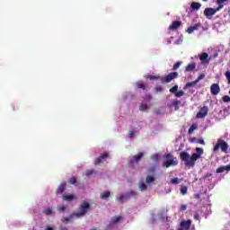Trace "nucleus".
<instances>
[{"label":"nucleus","instance_id":"f257e3e1","mask_svg":"<svg viewBox=\"0 0 230 230\" xmlns=\"http://www.w3.org/2000/svg\"><path fill=\"white\" fill-rule=\"evenodd\" d=\"M204 155V149L202 147H196V153L192 154L191 156L190 153L182 151L180 153V158L185 164V166L193 168L197 161Z\"/></svg>","mask_w":230,"mask_h":230},{"label":"nucleus","instance_id":"f03ea898","mask_svg":"<svg viewBox=\"0 0 230 230\" xmlns=\"http://www.w3.org/2000/svg\"><path fill=\"white\" fill-rule=\"evenodd\" d=\"M87 213V201L84 200L80 208L75 212L74 214H71L69 217H63L61 218V222L63 224H69L73 218H80V217H84Z\"/></svg>","mask_w":230,"mask_h":230},{"label":"nucleus","instance_id":"7ed1b4c3","mask_svg":"<svg viewBox=\"0 0 230 230\" xmlns=\"http://www.w3.org/2000/svg\"><path fill=\"white\" fill-rule=\"evenodd\" d=\"M220 148L221 152H224V154H227V150H229V145L227 144V142L222 140L221 138H218L216 146L213 147V150L214 152H218Z\"/></svg>","mask_w":230,"mask_h":230},{"label":"nucleus","instance_id":"20e7f679","mask_svg":"<svg viewBox=\"0 0 230 230\" xmlns=\"http://www.w3.org/2000/svg\"><path fill=\"white\" fill-rule=\"evenodd\" d=\"M165 158L167 160L163 164L164 168H170V166H177V164H179L177 158L173 157L170 153L165 155Z\"/></svg>","mask_w":230,"mask_h":230},{"label":"nucleus","instance_id":"39448f33","mask_svg":"<svg viewBox=\"0 0 230 230\" xmlns=\"http://www.w3.org/2000/svg\"><path fill=\"white\" fill-rule=\"evenodd\" d=\"M131 197H137V192L134 190H129L128 192L122 194L119 198H117V200L120 204H123V202H127V200H129Z\"/></svg>","mask_w":230,"mask_h":230},{"label":"nucleus","instance_id":"423d86ee","mask_svg":"<svg viewBox=\"0 0 230 230\" xmlns=\"http://www.w3.org/2000/svg\"><path fill=\"white\" fill-rule=\"evenodd\" d=\"M179 73L178 72H172L169 75H165L164 77H162V84H170L172 80H175V78H178Z\"/></svg>","mask_w":230,"mask_h":230},{"label":"nucleus","instance_id":"0eeeda50","mask_svg":"<svg viewBox=\"0 0 230 230\" xmlns=\"http://www.w3.org/2000/svg\"><path fill=\"white\" fill-rule=\"evenodd\" d=\"M208 112H209V108L208 106H203L199 111L197 113L196 118L202 119L208 116Z\"/></svg>","mask_w":230,"mask_h":230},{"label":"nucleus","instance_id":"6e6552de","mask_svg":"<svg viewBox=\"0 0 230 230\" xmlns=\"http://www.w3.org/2000/svg\"><path fill=\"white\" fill-rule=\"evenodd\" d=\"M108 157H110V155L107 153L101 155L99 157H97L94 160V164L98 165V164H102V163H105V161H107Z\"/></svg>","mask_w":230,"mask_h":230},{"label":"nucleus","instance_id":"1a4fd4ad","mask_svg":"<svg viewBox=\"0 0 230 230\" xmlns=\"http://www.w3.org/2000/svg\"><path fill=\"white\" fill-rule=\"evenodd\" d=\"M210 93L213 96H217V94L220 93V85L218 84H213L210 86Z\"/></svg>","mask_w":230,"mask_h":230},{"label":"nucleus","instance_id":"9d476101","mask_svg":"<svg viewBox=\"0 0 230 230\" xmlns=\"http://www.w3.org/2000/svg\"><path fill=\"white\" fill-rule=\"evenodd\" d=\"M180 226L183 230H190V228L191 227V219H188L187 221H181Z\"/></svg>","mask_w":230,"mask_h":230},{"label":"nucleus","instance_id":"9b49d317","mask_svg":"<svg viewBox=\"0 0 230 230\" xmlns=\"http://www.w3.org/2000/svg\"><path fill=\"white\" fill-rule=\"evenodd\" d=\"M181 21H174L172 22V24L169 26V30L175 31V30L181 28Z\"/></svg>","mask_w":230,"mask_h":230},{"label":"nucleus","instance_id":"f8f14e48","mask_svg":"<svg viewBox=\"0 0 230 230\" xmlns=\"http://www.w3.org/2000/svg\"><path fill=\"white\" fill-rule=\"evenodd\" d=\"M145 155L144 152H140L138 153L137 155H134L130 161V163H139V161H141V159H143V156Z\"/></svg>","mask_w":230,"mask_h":230},{"label":"nucleus","instance_id":"ddd939ff","mask_svg":"<svg viewBox=\"0 0 230 230\" xmlns=\"http://www.w3.org/2000/svg\"><path fill=\"white\" fill-rule=\"evenodd\" d=\"M66 182H62L57 189V195H62V193H64L66 191Z\"/></svg>","mask_w":230,"mask_h":230},{"label":"nucleus","instance_id":"4468645a","mask_svg":"<svg viewBox=\"0 0 230 230\" xmlns=\"http://www.w3.org/2000/svg\"><path fill=\"white\" fill-rule=\"evenodd\" d=\"M123 220V217L121 216H114L113 217H111V225L114 226L116 224H119V221Z\"/></svg>","mask_w":230,"mask_h":230},{"label":"nucleus","instance_id":"2eb2a0df","mask_svg":"<svg viewBox=\"0 0 230 230\" xmlns=\"http://www.w3.org/2000/svg\"><path fill=\"white\" fill-rule=\"evenodd\" d=\"M75 199H76V198L73 194H66V195L62 196V199L66 200V202H71V201L75 200Z\"/></svg>","mask_w":230,"mask_h":230},{"label":"nucleus","instance_id":"dca6fc26","mask_svg":"<svg viewBox=\"0 0 230 230\" xmlns=\"http://www.w3.org/2000/svg\"><path fill=\"white\" fill-rule=\"evenodd\" d=\"M195 67H197V63L192 62L190 64H189L186 67H185V71L187 73H190L191 71H193L195 69Z\"/></svg>","mask_w":230,"mask_h":230},{"label":"nucleus","instance_id":"f3484780","mask_svg":"<svg viewBox=\"0 0 230 230\" xmlns=\"http://www.w3.org/2000/svg\"><path fill=\"white\" fill-rule=\"evenodd\" d=\"M201 6H202V4L199 2H192L190 4L191 10H196V11L200 10Z\"/></svg>","mask_w":230,"mask_h":230},{"label":"nucleus","instance_id":"a211bd4d","mask_svg":"<svg viewBox=\"0 0 230 230\" xmlns=\"http://www.w3.org/2000/svg\"><path fill=\"white\" fill-rule=\"evenodd\" d=\"M208 58L209 54L206 52L201 53V55L199 56V60L201 61V64H204V62H206V60H208Z\"/></svg>","mask_w":230,"mask_h":230},{"label":"nucleus","instance_id":"6ab92c4d","mask_svg":"<svg viewBox=\"0 0 230 230\" xmlns=\"http://www.w3.org/2000/svg\"><path fill=\"white\" fill-rule=\"evenodd\" d=\"M137 89H143V91H146V89H148V84L137 82Z\"/></svg>","mask_w":230,"mask_h":230},{"label":"nucleus","instance_id":"aec40b11","mask_svg":"<svg viewBox=\"0 0 230 230\" xmlns=\"http://www.w3.org/2000/svg\"><path fill=\"white\" fill-rule=\"evenodd\" d=\"M109 197H111V191L107 190L104 192H101V199L102 200H107V199H109Z\"/></svg>","mask_w":230,"mask_h":230},{"label":"nucleus","instance_id":"412c9836","mask_svg":"<svg viewBox=\"0 0 230 230\" xmlns=\"http://www.w3.org/2000/svg\"><path fill=\"white\" fill-rule=\"evenodd\" d=\"M146 184H152V182H155V178L152 175H147L146 177Z\"/></svg>","mask_w":230,"mask_h":230},{"label":"nucleus","instance_id":"4be33fe9","mask_svg":"<svg viewBox=\"0 0 230 230\" xmlns=\"http://www.w3.org/2000/svg\"><path fill=\"white\" fill-rule=\"evenodd\" d=\"M138 188L140 191H146L148 190V186L144 181L139 183Z\"/></svg>","mask_w":230,"mask_h":230},{"label":"nucleus","instance_id":"5701e85b","mask_svg":"<svg viewBox=\"0 0 230 230\" xmlns=\"http://www.w3.org/2000/svg\"><path fill=\"white\" fill-rule=\"evenodd\" d=\"M196 30H199V24H195V25H193V26H191V27H189V28L187 29V32H188L189 34H191V33L194 32Z\"/></svg>","mask_w":230,"mask_h":230},{"label":"nucleus","instance_id":"b1692460","mask_svg":"<svg viewBox=\"0 0 230 230\" xmlns=\"http://www.w3.org/2000/svg\"><path fill=\"white\" fill-rule=\"evenodd\" d=\"M197 81H192V82H189L185 84V86L183 87V89H190V87H195V85H197Z\"/></svg>","mask_w":230,"mask_h":230},{"label":"nucleus","instance_id":"393cba45","mask_svg":"<svg viewBox=\"0 0 230 230\" xmlns=\"http://www.w3.org/2000/svg\"><path fill=\"white\" fill-rule=\"evenodd\" d=\"M69 184H74V186H80V183L75 177H72L68 180Z\"/></svg>","mask_w":230,"mask_h":230},{"label":"nucleus","instance_id":"a878e982","mask_svg":"<svg viewBox=\"0 0 230 230\" xmlns=\"http://www.w3.org/2000/svg\"><path fill=\"white\" fill-rule=\"evenodd\" d=\"M44 215L49 217V215H53V209L51 208H47L43 210Z\"/></svg>","mask_w":230,"mask_h":230},{"label":"nucleus","instance_id":"bb28decb","mask_svg":"<svg viewBox=\"0 0 230 230\" xmlns=\"http://www.w3.org/2000/svg\"><path fill=\"white\" fill-rule=\"evenodd\" d=\"M148 105L146 103L142 102L139 107V111H142V112H146L147 111Z\"/></svg>","mask_w":230,"mask_h":230},{"label":"nucleus","instance_id":"cd10ccee","mask_svg":"<svg viewBox=\"0 0 230 230\" xmlns=\"http://www.w3.org/2000/svg\"><path fill=\"white\" fill-rule=\"evenodd\" d=\"M181 65H182V61H177V62L173 65V66H172L173 71H177V69H178L179 67H181Z\"/></svg>","mask_w":230,"mask_h":230},{"label":"nucleus","instance_id":"c85d7f7f","mask_svg":"<svg viewBox=\"0 0 230 230\" xmlns=\"http://www.w3.org/2000/svg\"><path fill=\"white\" fill-rule=\"evenodd\" d=\"M170 93H172V94H175L177 93V91H179V85L175 84L174 86H172L170 90Z\"/></svg>","mask_w":230,"mask_h":230},{"label":"nucleus","instance_id":"c756f323","mask_svg":"<svg viewBox=\"0 0 230 230\" xmlns=\"http://www.w3.org/2000/svg\"><path fill=\"white\" fill-rule=\"evenodd\" d=\"M181 195H187L188 194V187H186V186L181 187Z\"/></svg>","mask_w":230,"mask_h":230},{"label":"nucleus","instance_id":"7c9ffc66","mask_svg":"<svg viewBox=\"0 0 230 230\" xmlns=\"http://www.w3.org/2000/svg\"><path fill=\"white\" fill-rule=\"evenodd\" d=\"M196 128H197V125L192 124V125L190 127L188 133H189V134H192V132H193L194 130H196Z\"/></svg>","mask_w":230,"mask_h":230},{"label":"nucleus","instance_id":"2f4dec72","mask_svg":"<svg viewBox=\"0 0 230 230\" xmlns=\"http://www.w3.org/2000/svg\"><path fill=\"white\" fill-rule=\"evenodd\" d=\"M222 101H223L225 103H229V102H230V97H229V95H224V96L222 97Z\"/></svg>","mask_w":230,"mask_h":230},{"label":"nucleus","instance_id":"473e14b6","mask_svg":"<svg viewBox=\"0 0 230 230\" xmlns=\"http://www.w3.org/2000/svg\"><path fill=\"white\" fill-rule=\"evenodd\" d=\"M205 77H206V75L200 74V75L197 77L196 83L199 84V80H204Z\"/></svg>","mask_w":230,"mask_h":230},{"label":"nucleus","instance_id":"72a5a7b5","mask_svg":"<svg viewBox=\"0 0 230 230\" xmlns=\"http://www.w3.org/2000/svg\"><path fill=\"white\" fill-rule=\"evenodd\" d=\"M184 94V91L181 90L179 92H176L174 93V96H176V98H181V96H182Z\"/></svg>","mask_w":230,"mask_h":230},{"label":"nucleus","instance_id":"f704fd0d","mask_svg":"<svg viewBox=\"0 0 230 230\" xmlns=\"http://www.w3.org/2000/svg\"><path fill=\"white\" fill-rule=\"evenodd\" d=\"M181 101L179 100H174L172 103H171V107H177V105H180Z\"/></svg>","mask_w":230,"mask_h":230},{"label":"nucleus","instance_id":"c9c22d12","mask_svg":"<svg viewBox=\"0 0 230 230\" xmlns=\"http://www.w3.org/2000/svg\"><path fill=\"white\" fill-rule=\"evenodd\" d=\"M216 172L217 173H223V172H226V169L224 166L218 167Z\"/></svg>","mask_w":230,"mask_h":230},{"label":"nucleus","instance_id":"e433bc0d","mask_svg":"<svg viewBox=\"0 0 230 230\" xmlns=\"http://www.w3.org/2000/svg\"><path fill=\"white\" fill-rule=\"evenodd\" d=\"M91 175H96V171L90 170L87 172V177H91Z\"/></svg>","mask_w":230,"mask_h":230},{"label":"nucleus","instance_id":"4c0bfd02","mask_svg":"<svg viewBox=\"0 0 230 230\" xmlns=\"http://www.w3.org/2000/svg\"><path fill=\"white\" fill-rule=\"evenodd\" d=\"M147 173H155V167L147 168Z\"/></svg>","mask_w":230,"mask_h":230},{"label":"nucleus","instance_id":"58836bf2","mask_svg":"<svg viewBox=\"0 0 230 230\" xmlns=\"http://www.w3.org/2000/svg\"><path fill=\"white\" fill-rule=\"evenodd\" d=\"M226 78L227 80V84H230V71L226 72Z\"/></svg>","mask_w":230,"mask_h":230},{"label":"nucleus","instance_id":"ea45409f","mask_svg":"<svg viewBox=\"0 0 230 230\" xmlns=\"http://www.w3.org/2000/svg\"><path fill=\"white\" fill-rule=\"evenodd\" d=\"M145 102H150L152 100V95L151 94H146L144 98Z\"/></svg>","mask_w":230,"mask_h":230},{"label":"nucleus","instance_id":"a19ab883","mask_svg":"<svg viewBox=\"0 0 230 230\" xmlns=\"http://www.w3.org/2000/svg\"><path fill=\"white\" fill-rule=\"evenodd\" d=\"M172 184H179V178H173L171 180Z\"/></svg>","mask_w":230,"mask_h":230},{"label":"nucleus","instance_id":"79ce46f5","mask_svg":"<svg viewBox=\"0 0 230 230\" xmlns=\"http://www.w3.org/2000/svg\"><path fill=\"white\" fill-rule=\"evenodd\" d=\"M155 91H157V93H163V87L162 86H156Z\"/></svg>","mask_w":230,"mask_h":230},{"label":"nucleus","instance_id":"37998d69","mask_svg":"<svg viewBox=\"0 0 230 230\" xmlns=\"http://www.w3.org/2000/svg\"><path fill=\"white\" fill-rule=\"evenodd\" d=\"M58 211H66V207L58 206Z\"/></svg>","mask_w":230,"mask_h":230},{"label":"nucleus","instance_id":"c03bdc74","mask_svg":"<svg viewBox=\"0 0 230 230\" xmlns=\"http://www.w3.org/2000/svg\"><path fill=\"white\" fill-rule=\"evenodd\" d=\"M181 211H186V209H188V206L181 205Z\"/></svg>","mask_w":230,"mask_h":230},{"label":"nucleus","instance_id":"a18cd8bd","mask_svg":"<svg viewBox=\"0 0 230 230\" xmlns=\"http://www.w3.org/2000/svg\"><path fill=\"white\" fill-rule=\"evenodd\" d=\"M198 143H199V145H206V142L204 141V139H199V140H198Z\"/></svg>","mask_w":230,"mask_h":230},{"label":"nucleus","instance_id":"49530a36","mask_svg":"<svg viewBox=\"0 0 230 230\" xmlns=\"http://www.w3.org/2000/svg\"><path fill=\"white\" fill-rule=\"evenodd\" d=\"M209 177H213V174H211V173H207V174L204 176V179H209Z\"/></svg>","mask_w":230,"mask_h":230},{"label":"nucleus","instance_id":"de8ad7c7","mask_svg":"<svg viewBox=\"0 0 230 230\" xmlns=\"http://www.w3.org/2000/svg\"><path fill=\"white\" fill-rule=\"evenodd\" d=\"M224 168H225V172L226 171L230 172V165H226V166H224Z\"/></svg>","mask_w":230,"mask_h":230},{"label":"nucleus","instance_id":"09e8293b","mask_svg":"<svg viewBox=\"0 0 230 230\" xmlns=\"http://www.w3.org/2000/svg\"><path fill=\"white\" fill-rule=\"evenodd\" d=\"M45 230H55L53 227L49 226H47L45 227Z\"/></svg>","mask_w":230,"mask_h":230},{"label":"nucleus","instance_id":"8fccbe9b","mask_svg":"<svg viewBox=\"0 0 230 230\" xmlns=\"http://www.w3.org/2000/svg\"><path fill=\"white\" fill-rule=\"evenodd\" d=\"M129 137L132 139V137H134V132L130 131L129 133Z\"/></svg>","mask_w":230,"mask_h":230},{"label":"nucleus","instance_id":"3c124183","mask_svg":"<svg viewBox=\"0 0 230 230\" xmlns=\"http://www.w3.org/2000/svg\"><path fill=\"white\" fill-rule=\"evenodd\" d=\"M59 230H67V227H66V226H60V227H59Z\"/></svg>","mask_w":230,"mask_h":230},{"label":"nucleus","instance_id":"603ef678","mask_svg":"<svg viewBox=\"0 0 230 230\" xmlns=\"http://www.w3.org/2000/svg\"><path fill=\"white\" fill-rule=\"evenodd\" d=\"M157 78H158L157 76H152L150 79L151 80H157Z\"/></svg>","mask_w":230,"mask_h":230},{"label":"nucleus","instance_id":"864d4df0","mask_svg":"<svg viewBox=\"0 0 230 230\" xmlns=\"http://www.w3.org/2000/svg\"><path fill=\"white\" fill-rule=\"evenodd\" d=\"M87 209H91V204L87 203Z\"/></svg>","mask_w":230,"mask_h":230},{"label":"nucleus","instance_id":"5fc2aeb1","mask_svg":"<svg viewBox=\"0 0 230 230\" xmlns=\"http://www.w3.org/2000/svg\"><path fill=\"white\" fill-rule=\"evenodd\" d=\"M195 220H199V215L194 216Z\"/></svg>","mask_w":230,"mask_h":230},{"label":"nucleus","instance_id":"6e6d98bb","mask_svg":"<svg viewBox=\"0 0 230 230\" xmlns=\"http://www.w3.org/2000/svg\"><path fill=\"white\" fill-rule=\"evenodd\" d=\"M228 15H229V17H230V8H229V10H228Z\"/></svg>","mask_w":230,"mask_h":230},{"label":"nucleus","instance_id":"4d7b16f0","mask_svg":"<svg viewBox=\"0 0 230 230\" xmlns=\"http://www.w3.org/2000/svg\"><path fill=\"white\" fill-rule=\"evenodd\" d=\"M202 1L206 2V1H208V0H202Z\"/></svg>","mask_w":230,"mask_h":230}]
</instances>
